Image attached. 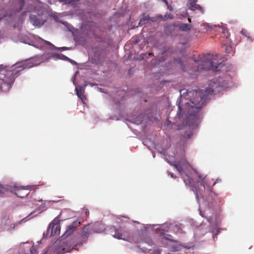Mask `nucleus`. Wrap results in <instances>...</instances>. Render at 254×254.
Here are the masks:
<instances>
[{
    "mask_svg": "<svg viewBox=\"0 0 254 254\" xmlns=\"http://www.w3.org/2000/svg\"><path fill=\"white\" fill-rule=\"evenodd\" d=\"M223 86L217 82L211 81L204 93L202 90L187 92V96H193L190 99V103H185L186 109H188V113L186 119V124L189 126L194 127L199 124L200 120L199 111L205 102L207 95L220 92Z\"/></svg>",
    "mask_w": 254,
    "mask_h": 254,
    "instance_id": "nucleus-1",
    "label": "nucleus"
},
{
    "mask_svg": "<svg viewBox=\"0 0 254 254\" xmlns=\"http://www.w3.org/2000/svg\"><path fill=\"white\" fill-rule=\"evenodd\" d=\"M190 136H191L190 134L188 135L187 138H189L190 137Z\"/></svg>",
    "mask_w": 254,
    "mask_h": 254,
    "instance_id": "nucleus-34",
    "label": "nucleus"
},
{
    "mask_svg": "<svg viewBox=\"0 0 254 254\" xmlns=\"http://www.w3.org/2000/svg\"><path fill=\"white\" fill-rule=\"evenodd\" d=\"M225 46V53L228 56H233L235 51L232 46Z\"/></svg>",
    "mask_w": 254,
    "mask_h": 254,
    "instance_id": "nucleus-16",
    "label": "nucleus"
},
{
    "mask_svg": "<svg viewBox=\"0 0 254 254\" xmlns=\"http://www.w3.org/2000/svg\"><path fill=\"white\" fill-rule=\"evenodd\" d=\"M75 91L77 96L83 101L86 100V97L84 95V89L82 86L75 88Z\"/></svg>",
    "mask_w": 254,
    "mask_h": 254,
    "instance_id": "nucleus-11",
    "label": "nucleus"
},
{
    "mask_svg": "<svg viewBox=\"0 0 254 254\" xmlns=\"http://www.w3.org/2000/svg\"><path fill=\"white\" fill-rule=\"evenodd\" d=\"M196 1L195 0H190V9L192 10L196 9L199 10L201 13H203V9L199 4L196 3Z\"/></svg>",
    "mask_w": 254,
    "mask_h": 254,
    "instance_id": "nucleus-12",
    "label": "nucleus"
},
{
    "mask_svg": "<svg viewBox=\"0 0 254 254\" xmlns=\"http://www.w3.org/2000/svg\"><path fill=\"white\" fill-rule=\"evenodd\" d=\"M167 6V8L168 9L170 10V11H172L173 8V7L172 5H169L168 3V5H166Z\"/></svg>",
    "mask_w": 254,
    "mask_h": 254,
    "instance_id": "nucleus-27",
    "label": "nucleus"
},
{
    "mask_svg": "<svg viewBox=\"0 0 254 254\" xmlns=\"http://www.w3.org/2000/svg\"><path fill=\"white\" fill-rule=\"evenodd\" d=\"M44 42L45 44H46L47 45H52V44H51V43H50V42L49 41H45L44 40Z\"/></svg>",
    "mask_w": 254,
    "mask_h": 254,
    "instance_id": "nucleus-29",
    "label": "nucleus"
},
{
    "mask_svg": "<svg viewBox=\"0 0 254 254\" xmlns=\"http://www.w3.org/2000/svg\"><path fill=\"white\" fill-rule=\"evenodd\" d=\"M188 21L190 22H191V19L190 18H188Z\"/></svg>",
    "mask_w": 254,
    "mask_h": 254,
    "instance_id": "nucleus-32",
    "label": "nucleus"
},
{
    "mask_svg": "<svg viewBox=\"0 0 254 254\" xmlns=\"http://www.w3.org/2000/svg\"><path fill=\"white\" fill-rule=\"evenodd\" d=\"M182 69H183V70H185V69H184L183 68H182Z\"/></svg>",
    "mask_w": 254,
    "mask_h": 254,
    "instance_id": "nucleus-39",
    "label": "nucleus"
},
{
    "mask_svg": "<svg viewBox=\"0 0 254 254\" xmlns=\"http://www.w3.org/2000/svg\"><path fill=\"white\" fill-rule=\"evenodd\" d=\"M205 205L208 208H211L214 206V200L211 195H208L204 200Z\"/></svg>",
    "mask_w": 254,
    "mask_h": 254,
    "instance_id": "nucleus-13",
    "label": "nucleus"
},
{
    "mask_svg": "<svg viewBox=\"0 0 254 254\" xmlns=\"http://www.w3.org/2000/svg\"><path fill=\"white\" fill-rule=\"evenodd\" d=\"M19 7L16 9V11H19L22 10L23 6L24 5L25 2L24 0H16Z\"/></svg>",
    "mask_w": 254,
    "mask_h": 254,
    "instance_id": "nucleus-17",
    "label": "nucleus"
},
{
    "mask_svg": "<svg viewBox=\"0 0 254 254\" xmlns=\"http://www.w3.org/2000/svg\"><path fill=\"white\" fill-rule=\"evenodd\" d=\"M178 109H179V112L177 113V116L179 117V118H180L181 117H182L183 116L185 112L183 111L182 112V109L180 105V104L178 105Z\"/></svg>",
    "mask_w": 254,
    "mask_h": 254,
    "instance_id": "nucleus-21",
    "label": "nucleus"
},
{
    "mask_svg": "<svg viewBox=\"0 0 254 254\" xmlns=\"http://www.w3.org/2000/svg\"><path fill=\"white\" fill-rule=\"evenodd\" d=\"M58 55V56H62V57H63V59H64V58H65V59H67V58L66 57H65V56H64V55H59H59Z\"/></svg>",
    "mask_w": 254,
    "mask_h": 254,
    "instance_id": "nucleus-30",
    "label": "nucleus"
},
{
    "mask_svg": "<svg viewBox=\"0 0 254 254\" xmlns=\"http://www.w3.org/2000/svg\"><path fill=\"white\" fill-rule=\"evenodd\" d=\"M180 30L183 31H189L190 30L191 25L185 23H181L179 25Z\"/></svg>",
    "mask_w": 254,
    "mask_h": 254,
    "instance_id": "nucleus-14",
    "label": "nucleus"
},
{
    "mask_svg": "<svg viewBox=\"0 0 254 254\" xmlns=\"http://www.w3.org/2000/svg\"><path fill=\"white\" fill-rule=\"evenodd\" d=\"M60 231V226L58 223H55V221H52L49 225L48 228V232L50 233V236H54L59 234Z\"/></svg>",
    "mask_w": 254,
    "mask_h": 254,
    "instance_id": "nucleus-8",
    "label": "nucleus"
},
{
    "mask_svg": "<svg viewBox=\"0 0 254 254\" xmlns=\"http://www.w3.org/2000/svg\"><path fill=\"white\" fill-rule=\"evenodd\" d=\"M62 49L63 50H65V49H66V47H62Z\"/></svg>",
    "mask_w": 254,
    "mask_h": 254,
    "instance_id": "nucleus-33",
    "label": "nucleus"
},
{
    "mask_svg": "<svg viewBox=\"0 0 254 254\" xmlns=\"http://www.w3.org/2000/svg\"><path fill=\"white\" fill-rule=\"evenodd\" d=\"M9 190V189L7 186H4L0 184V194H4Z\"/></svg>",
    "mask_w": 254,
    "mask_h": 254,
    "instance_id": "nucleus-19",
    "label": "nucleus"
},
{
    "mask_svg": "<svg viewBox=\"0 0 254 254\" xmlns=\"http://www.w3.org/2000/svg\"><path fill=\"white\" fill-rule=\"evenodd\" d=\"M222 33L226 37V39H228L230 37V34L228 32V30L227 28L222 27Z\"/></svg>",
    "mask_w": 254,
    "mask_h": 254,
    "instance_id": "nucleus-20",
    "label": "nucleus"
},
{
    "mask_svg": "<svg viewBox=\"0 0 254 254\" xmlns=\"http://www.w3.org/2000/svg\"><path fill=\"white\" fill-rule=\"evenodd\" d=\"M162 1H163L166 5H168V1L167 0H161Z\"/></svg>",
    "mask_w": 254,
    "mask_h": 254,
    "instance_id": "nucleus-31",
    "label": "nucleus"
},
{
    "mask_svg": "<svg viewBox=\"0 0 254 254\" xmlns=\"http://www.w3.org/2000/svg\"><path fill=\"white\" fill-rule=\"evenodd\" d=\"M81 225L80 221H74L71 224L68 225L63 234V237L66 238L70 236L75 230V229Z\"/></svg>",
    "mask_w": 254,
    "mask_h": 254,
    "instance_id": "nucleus-7",
    "label": "nucleus"
},
{
    "mask_svg": "<svg viewBox=\"0 0 254 254\" xmlns=\"http://www.w3.org/2000/svg\"><path fill=\"white\" fill-rule=\"evenodd\" d=\"M195 172L197 174L198 178H199V182L201 183V185H202L205 189L204 180H205V177H203V175L198 174L196 171H195Z\"/></svg>",
    "mask_w": 254,
    "mask_h": 254,
    "instance_id": "nucleus-18",
    "label": "nucleus"
},
{
    "mask_svg": "<svg viewBox=\"0 0 254 254\" xmlns=\"http://www.w3.org/2000/svg\"><path fill=\"white\" fill-rule=\"evenodd\" d=\"M37 9V12L34 11L30 15V20L31 23L34 26H40L42 25L46 21V19L44 18V10L42 8H35Z\"/></svg>",
    "mask_w": 254,
    "mask_h": 254,
    "instance_id": "nucleus-4",
    "label": "nucleus"
},
{
    "mask_svg": "<svg viewBox=\"0 0 254 254\" xmlns=\"http://www.w3.org/2000/svg\"><path fill=\"white\" fill-rule=\"evenodd\" d=\"M174 166L179 172L182 171V167L179 164H175Z\"/></svg>",
    "mask_w": 254,
    "mask_h": 254,
    "instance_id": "nucleus-23",
    "label": "nucleus"
},
{
    "mask_svg": "<svg viewBox=\"0 0 254 254\" xmlns=\"http://www.w3.org/2000/svg\"><path fill=\"white\" fill-rule=\"evenodd\" d=\"M11 187L14 188L16 189V192H15V194L19 197H23L26 193H22L20 191L22 190H30L31 189V186H19L16 184L13 183L11 185Z\"/></svg>",
    "mask_w": 254,
    "mask_h": 254,
    "instance_id": "nucleus-9",
    "label": "nucleus"
},
{
    "mask_svg": "<svg viewBox=\"0 0 254 254\" xmlns=\"http://www.w3.org/2000/svg\"><path fill=\"white\" fill-rule=\"evenodd\" d=\"M215 184H216V183H215V182H214V183H213V186H214Z\"/></svg>",
    "mask_w": 254,
    "mask_h": 254,
    "instance_id": "nucleus-37",
    "label": "nucleus"
},
{
    "mask_svg": "<svg viewBox=\"0 0 254 254\" xmlns=\"http://www.w3.org/2000/svg\"><path fill=\"white\" fill-rule=\"evenodd\" d=\"M171 177L174 178L173 174L172 173L171 174Z\"/></svg>",
    "mask_w": 254,
    "mask_h": 254,
    "instance_id": "nucleus-35",
    "label": "nucleus"
},
{
    "mask_svg": "<svg viewBox=\"0 0 254 254\" xmlns=\"http://www.w3.org/2000/svg\"><path fill=\"white\" fill-rule=\"evenodd\" d=\"M175 25L170 24L166 26L165 28V32L167 35H170L172 33V30H173L175 28Z\"/></svg>",
    "mask_w": 254,
    "mask_h": 254,
    "instance_id": "nucleus-15",
    "label": "nucleus"
},
{
    "mask_svg": "<svg viewBox=\"0 0 254 254\" xmlns=\"http://www.w3.org/2000/svg\"><path fill=\"white\" fill-rule=\"evenodd\" d=\"M109 231L111 235L117 239L126 240L128 238L127 232L121 227L116 228L112 227Z\"/></svg>",
    "mask_w": 254,
    "mask_h": 254,
    "instance_id": "nucleus-6",
    "label": "nucleus"
},
{
    "mask_svg": "<svg viewBox=\"0 0 254 254\" xmlns=\"http://www.w3.org/2000/svg\"><path fill=\"white\" fill-rule=\"evenodd\" d=\"M165 239L170 241V242H174V243H177L178 242V241L177 240H175L174 239H168V238H165Z\"/></svg>",
    "mask_w": 254,
    "mask_h": 254,
    "instance_id": "nucleus-28",
    "label": "nucleus"
},
{
    "mask_svg": "<svg viewBox=\"0 0 254 254\" xmlns=\"http://www.w3.org/2000/svg\"><path fill=\"white\" fill-rule=\"evenodd\" d=\"M50 249V247L46 248L43 252H42L40 254H49V251Z\"/></svg>",
    "mask_w": 254,
    "mask_h": 254,
    "instance_id": "nucleus-25",
    "label": "nucleus"
},
{
    "mask_svg": "<svg viewBox=\"0 0 254 254\" xmlns=\"http://www.w3.org/2000/svg\"><path fill=\"white\" fill-rule=\"evenodd\" d=\"M79 0H64V2L65 3H70V2H73V1H79Z\"/></svg>",
    "mask_w": 254,
    "mask_h": 254,
    "instance_id": "nucleus-26",
    "label": "nucleus"
},
{
    "mask_svg": "<svg viewBox=\"0 0 254 254\" xmlns=\"http://www.w3.org/2000/svg\"><path fill=\"white\" fill-rule=\"evenodd\" d=\"M22 220H23L15 223H12L11 222L9 216L8 215H4L3 216L1 220V225L4 230L11 231L12 230H14L15 227L20 224Z\"/></svg>",
    "mask_w": 254,
    "mask_h": 254,
    "instance_id": "nucleus-5",
    "label": "nucleus"
},
{
    "mask_svg": "<svg viewBox=\"0 0 254 254\" xmlns=\"http://www.w3.org/2000/svg\"><path fill=\"white\" fill-rule=\"evenodd\" d=\"M37 250L35 249V247L33 246L31 247L30 249V252L31 254H34V253H36Z\"/></svg>",
    "mask_w": 254,
    "mask_h": 254,
    "instance_id": "nucleus-24",
    "label": "nucleus"
},
{
    "mask_svg": "<svg viewBox=\"0 0 254 254\" xmlns=\"http://www.w3.org/2000/svg\"><path fill=\"white\" fill-rule=\"evenodd\" d=\"M218 82H220V79H219Z\"/></svg>",
    "mask_w": 254,
    "mask_h": 254,
    "instance_id": "nucleus-38",
    "label": "nucleus"
},
{
    "mask_svg": "<svg viewBox=\"0 0 254 254\" xmlns=\"http://www.w3.org/2000/svg\"><path fill=\"white\" fill-rule=\"evenodd\" d=\"M187 178L184 179V182L186 185H189L191 187V189L192 191L195 194V197L197 198L198 200H199V194L198 192V188L195 186H193L191 184V179L188 177L187 176Z\"/></svg>",
    "mask_w": 254,
    "mask_h": 254,
    "instance_id": "nucleus-10",
    "label": "nucleus"
},
{
    "mask_svg": "<svg viewBox=\"0 0 254 254\" xmlns=\"http://www.w3.org/2000/svg\"><path fill=\"white\" fill-rule=\"evenodd\" d=\"M217 55H211L209 54L203 55L197 62L194 61L195 67L193 71L201 70H213L218 71L224 65L222 62L219 63L217 60Z\"/></svg>",
    "mask_w": 254,
    "mask_h": 254,
    "instance_id": "nucleus-3",
    "label": "nucleus"
},
{
    "mask_svg": "<svg viewBox=\"0 0 254 254\" xmlns=\"http://www.w3.org/2000/svg\"><path fill=\"white\" fill-rule=\"evenodd\" d=\"M42 62L38 58L30 59L25 61L21 65L16 67H12V69L0 70V90L6 92L9 90L13 84L15 79L19 75V72L26 68H30L39 65Z\"/></svg>",
    "mask_w": 254,
    "mask_h": 254,
    "instance_id": "nucleus-2",
    "label": "nucleus"
},
{
    "mask_svg": "<svg viewBox=\"0 0 254 254\" xmlns=\"http://www.w3.org/2000/svg\"><path fill=\"white\" fill-rule=\"evenodd\" d=\"M143 19L140 20V22H143Z\"/></svg>",
    "mask_w": 254,
    "mask_h": 254,
    "instance_id": "nucleus-36",
    "label": "nucleus"
},
{
    "mask_svg": "<svg viewBox=\"0 0 254 254\" xmlns=\"http://www.w3.org/2000/svg\"><path fill=\"white\" fill-rule=\"evenodd\" d=\"M173 18V16L171 13H166L164 15V17L163 18V20H166L168 19H171Z\"/></svg>",
    "mask_w": 254,
    "mask_h": 254,
    "instance_id": "nucleus-22",
    "label": "nucleus"
}]
</instances>
